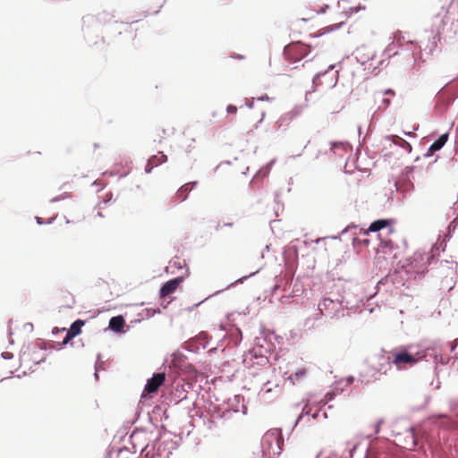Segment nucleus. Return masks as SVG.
<instances>
[{"instance_id":"obj_10","label":"nucleus","mask_w":458,"mask_h":458,"mask_svg":"<svg viewBox=\"0 0 458 458\" xmlns=\"http://www.w3.org/2000/svg\"><path fill=\"white\" fill-rule=\"evenodd\" d=\"M125 321L122 316L114 317L109 321V327L114 332H121Z\"/></svg>"},{"instance_id":"obj_5","label":"nucleus","mask_w":458,"mask_h":458,"mask_svg":"<svg viewBox=\"0 0 458 458\" xmlns=\"http://www.w3.org/2000/svg\"><path fill=\"white\" fill-rule=\"evenodd\" d=\"M182 282V277H176L166 282L160 290V297L165 298L174 293Z\"/></svg>"},{"instance_id":"obj_18","label":"nucleus","mask_w":458,"mask_h":458,"mask_svg":"<svg viewBox=\"0 0 458 458\" xmlns=\"http://www.w3.org/2000/svg\"><path fill=\"white\" fill-rule=\"evenodd\" d=\"M457 344H458V339L454 341L451 350L454 351Z\"/></svg>"},{"instance_id":"obj_11","label":"nucleus","mask_w":458,"mask_h":458,"mask_svg":"<svg viewBox=\"0 0 458 458\" xmlns=\"http://www.w3.org/2000/svg\"><path fill=\"white\" fill-rule=\"evenodd\" d=\"M391 140L394 144L404 148L408 152L411 151V144L409 142H407L406 140H404L403 139H402L401 137H399L397 135H393V136H391Z\"/></svg>"},{"instance_id":"obj_9","label":"nucleus","mask_w":458,"mask_h":458,"mask_svg":"<svg viewBox=\"0 0 458 458\" xmlns=\"http://www.w3.org/2000/svg\"><path fill=\"white\" fill-rule=\"evenodd\" d=\"M448 133L442 134L431 146L429 147L427 156L433 155L436 151L440 150L448 140Z\"/></svg>"},{"instance_id":"obj_6","label":"nucleus","mask_w":458,"mask_h":458,"mask_svg":"<svg viewBox=\"0 0 458 458\" xmlns=\"http://www.w3.org/2000/svg\"><path fill=\"white\" fill-rule=\"evenodd\" d=\"M84 325V321L78 319L74 321L72 325L69 330L66 331V335L64 339L63 340L62 344L64 345L68 344L72 338L77 336L81 332V327Z\"/></svg>"},{"instance_id":"obj_7","label":"nucleus","mask_w":458,"mask_h":458,"mask_svg":"<svg viewBox=\"0 0 458 458\" xmlns=\"http://www.w3.org/2000/svg\"><path fill=\"white\" fill-rule=\"evenodd\" d=\"M167 161V156L163 152H158L157 155H153L148 161L145 171L150 173L154 167L165 163Z\"/></svg>"},{"instance_id":"obj_13","label":"nucleus","mask_w":458,"mask_h":458,"mask_svg":"<svg viewBox=\"0 0 458 458\" xmlns=\"http://www.w3.org/2000/svg\"><path fill=\"white\" fill-rule=\"evenodd\" d=\"M68 198H71V193L70 192H64V193L61 194L60 196L53 198L51 201H53V202L59 201V200L65 199H68Z\"/></svg>"},{"instance_id":"obj_14","label":"nucleus","mask_w":458,"mask_h":458,"mask_svg":"<svg viewBox=\"0 0 458 458\" xmlns=\"http://www.w3.org/2000/svg\"><path fill=\"white\" fill-rule=\"evenodd\" d=\"M226 111L228 114H236L237 107L235 106L229 105L226 108Z\"/></svg>"},{"instance_id":"obj_4","label":"nucleus","mask_w":458,"mask_h":458,"mask_svg":"<svg viewBox=\"0 0 458 458\" xmlns=\"http://www.w3.org/2000/svg\"><path fill=\"white\" fill-rule=\"evenodd\" d=\"M342 303L338 301H335L329 298H325L320 304V310L322 313H325L327 316H332L335 312H338L341 310Z\"/></svg>"},{"instance_id":"obj_1","label":"nucleus","mask_w":458,"mask_h":458,"mask_svg":"<svg viewBox=\"0 0 458 458\" xmlns=\"http://www.w3.org/2000/svg\"><path fill=\"white\" fill-rule=\"evenodd\" d=\"M393 360L392 362L398 369H403L407 365H413L419 361L420 356L410 353L406 349L394 350L391 352Z\"/></svg>"},{"instance_id":"obj_3","label":"nucleus","mask_w":458,"mask_h":458,"mask_svg":"<svg viewBox=\"0 0 458 458\" xmlns=\"http://www.w3.org/2000/svg\"><path fill=\"white\" fill-rule=\"evenodd\" d=\"M165 373H157L154 374L153 377L148 380L144 391L148 394L156 393L160 386H162L165 382Z\"/></svg>"},{"instance_id":"obj_8","label":"nucleus","mask_w":458,"mask_h":458,"mask_svg":"<svg viewBox=\"0 0 458 458\" xmlns=\"http://www.w3.org/2000/svg\"><path fill=\"white\" fill-rule=\"evenodd\" d=\"M392 221L388 219H378L370 224L368 232H365V234H368L369 232H378L381 229L389 227V231L393 232L391 227Z\"/></svg>"},{"instance_id":"obj_19","label":"nucleus","mask_w":458,"mask_h":458,"mask_svg":"<svg viewBox=\"0 0 458 458\" xmlns=\"http://www.w3.org/2000/svg\"><path fill=\"white\" fill-rule=\"evenodd\" d=\"M112 197H113L112 193H107V194H106L105 198H107V199H106V201H109V200L112 199Z\"/></svg>"},{"instance_id":"obj_15","label":"nucleus","mask_w":458,"mask_h":458,"mask_svg":"<svg viewBox=\"0 0 458 458\" xmlns=\"http://www.w3.org/2000/svg\"><path fill=\"white\" fill-rule=\"evenodd\" d=\"M305 373H306V369H301V370H299L298 372H296V373H295V377H301V376H303Z\"/></svg>"},{"instance_id":"obj_16","label":"nucleus","mask_w":458,"mask_h":458,"mask_svg":"<svg viewBox=\"0 0 458 458\" xmlns=\"http://www.w3.org/2000/svg\"><path fill=\"white\" fill-rule=\"evenodd\" d=\"M385 94H386V95H391V96H394V95H395L394 91L393 89H386V90L385 91Z\"/></svg>"},{"instance_id":"obj_17","label":"nucleus","mask_w":458,"mask_h":458,"mask_svg":"<svg viewBox=\"0 0 458 458\" xmlns=\"http://www.w3.org/2000/svg\"><path fill=\"white\" fill-rule=\"evenodd\" d=\"M3 356H4V359H10V358H12V357H13V354H12V353H9V352H4V353L3 354Z\"/></svg>"},{"instance_id":"obj_2","label":"nucleus","mask_w":458,"mask_h":458,"mask_svg":"<svg viewBox=\"0 0 458 458\" xmlns=\"http://www.w3.org/2000/svg\"><path fill=\"white\" fill-rule=\"evenodd\" d=\"M310 51V47L308 45L301 42H294L285 47L284 54L289 61L296 62L305 57Z\"/></svg>"},{"instance_id":"obj_12","label":"nucleus","mask_w":458,"mask_h":458,"mask_svg":"<svg viewBox=\"0 0 458 458\" xmlns=\"http://www.w3.org/2000/svg\"><path fill=\"white\" fill-rule=\"evenodd\" d=\"M191 187H190V184H184L182 185L179 190L178 191L176 192V197L178 199H181L182 200H184L187 199V195L189 193V191H191Z\"/></svg>"},{"instance_id":"obj_20","label":"nucleus","mask_w":458,"mask_h":458,"mask_svg":"<svg viewBox=\"0 0 458 458\" xmlns=\"http://www.w3.org/2000/svg\"><path fill=\"white\" fill-rule=\"evenodd\" d=\"M382 101L386 105V106H387L390 104V99L389 98H384Z\"/></svg>"},{"instance_id":"obj_21","label":"nucleus","mask_w":458,"mask_h":458,"mask_svg":"<svg viewBox=\"0 0 458 458\" xmlns=\"http://www.w3.org/2000/svg\"><path fill=\"white\" fill-rule=\"evenodd\" d=\"M345 381L348 383V384H352L353 382V377H350L348 378L345 379Z\"/></svg>"}]
</instances>
